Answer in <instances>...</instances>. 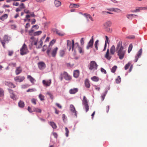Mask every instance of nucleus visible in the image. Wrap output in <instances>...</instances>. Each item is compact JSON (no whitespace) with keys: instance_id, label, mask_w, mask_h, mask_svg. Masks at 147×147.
Here are the masks:
<instances>
[{"instance_id":"24","label":"nucleus","mask_w":147,"mask_h":147,"mask_svg":"<svg viewBox=\"0 0 147 147\" xmlns=\"http://www.w3.org/2000/svg\"><path fill=\"white\" fill-rule=\"evenodd\" d=\"M72 45V43H71V41L68 40H67V48L68 49L69 51H70L71 48V46Z\"/></svg>"},{"instance_id":"32","label":"nucleus","mask_w":147,"mask_h":147,"mask_svg":"<svg viewBox=\"0 0 147 147\" xmlns=\"http://www.w3.org/2000/svg\"><path fill=\"white\" fill-rule=\"evenodd\" d=\"M8 17L7 14H5L3 15L1 17H0L1 20H4L6 19Z\"/></svg>"},{"instance_id":"10","label":"nucleus","mask_w":147,"mask_h":147,"mask_svg":"<svg viewBox=\"0 0 147 147\" xmlns=\"http://www.w3.org/2000/svg\"><path fill=\"white\" fill-rule=\"evenodd\" d=\"M39 68L40 70L43 69L46 67V65L43 62H40L38 63Z\"/></svg>"},{"instance_id":"54","label":"nucleus","mask_w":147,"mask_h":147,"mask_svg":"<svg viewBox=\"0 0 147 147\" xmlns=\"http://www.w3.org/2000/svg\"><path fill=\"white\" fill-rule=\"evenodd\" d=\"M80 42L82 45H83L84 43V39L83 38H82L80 40Z\"/></svg>"},{"instance_id":"22","label":"nucleus","mask_w":147,"mask_h":147,"mask_svg":"<svg viewBox=\"0 0 147 147\" xmlns=\"http://www.w3.org/2000/svg\"><path fill=\"white\" fill-rule=\"evenodd\" d=\"M5 85L9 86V87L13 88L16 87L15 85L13 83L11 82H5Z\"/></svg>"},{"instance_id":"19","label":"nucleus","mask_w":147,"mask_h":147,"mask_svg":"<svg viewBox=\"0 0 147 147\" xmlns=\"http://www.w3.org/2000/svg\"><path fill=\"white\" fill-rule=\"evenodd\" d=\"M22 71V69L20 67H17L15 71L16 74V75H18L20 74Z\"/></svg>"},{"instance_id":"48","label":"nucleus","mask_w":147,"mask_h":147,"mask_svg":"<svg viewBox=\"0 0 147 147\" xmlns=\"http://www.w3.org/2000/svg\"><path fill=\"white\" fill-rule=\"evenodd\" d=\"M142 49H141L138 51L137 55L139 57L142 54Z\"/></svg>"},{"instance_id":"40","label":"nucleus","mask_w":147,"mask_h":147,"mask_svg":"<svg viewBox=\"0 0 147 147\" xmlns=\"http://www.w3.org/2000/svg\"><path fill=\"white\" fill-rule=\"evenodd\" d=\"M4 96V91L1 88H0V97H2Z\"/></svg>"},{"instance_id":"26","label":"nucleus","mask_w":147,"mask_h":147,"mask_svg":"<svg viewBox=\"0 0 147 147\" xmlns=\"http://www.w3.org/2000/svg\"><path fill=\"white\" fill-rule=\"evenodd\" d=\"M79 71L78 70H76L74 71L73 75L74 77L77 78L79 76Z\"/></svg>"},{"instance_id":"7","label":"nucleus","mask_w":147,"mask_h":147,"mask_svg":"<svg viewBox=\"0 0 147 147\" xmlns=\"http://www.w3.org/2000/svg\"><path fill=\"white\" fill-rule=\"evenodd\" d=\"M94 43L93 36H92L91 39L90 40L86 47L87 49L92 48Z\"/></svg>"},{"instance_id":"21","label":"nucleus","mask_w":147,"mask_h":147,"mask_svg":"<svg viewBox=\"0 0 147 147\" xmlns=\"http://www.w3.org/2000/svg\"><path fill=\"white\" fill-rule=\"evenodd\" d=\"M78 91L77 88H73L69 90V93L71 94H75L78 92Z\"/></svg>"},{"instance_id":"12","label":"nucleus","mask_w":147,"mask_h":147,"mask_svg":"<svg viewBox=\"0 0 147 147\" xmlns=\"http://www.w3.org/2000/svg\"><path fill=\"white\" fill-rule=\"evenodd\" d=\"M63 76L66 80H69L71 79V76L65 72H64L63 74Z\"/></svg>"},{"instance_id":"6","label":"nucleus","mask_w":147,"mask_h":147,"mask_svg":"<svg viewBox=\"0 0 147 147\" xmlns=\"http://www.w3.org/2000/svg\"><path fill=\"white\" fill-rule=\"evenodd\" d=\"M9 40L8 38V36L7 35H4L3 37V40H1L0 38V41L4 48H5V43L7 42H8Z\"/></svg>"},{"instance_id":"37","label":"nucleus","mask_w":147,"mask_h":147,"mask_svg":"<svg viewBox=\"0 0 147 147\" xmlns=\"http://www.w3.org/2000/svg\"><path fill=\"white\" fill-rule=\"evenodd\" d=\"M91 80L95 82H97L98 81V78L96 76H94L91 78Z\"/></svg>"},{"instance_id":"46","label":"nucleus","mask_w":147,"mask_h":147,"mask_svg":"<svg viewBox=\"0 0 147 147\" xmlns=\"http://www.w3.org/2000/svg\"><path fill=\"white\" fill-rule=\"evenodd\" d=\"M131 65V63L130 62H129L127 64H126L125 66V70L127 69Z\"/></svg>"},{"instance_id":"28","label":"nucleus","mask_w":147,"mask_h":147,"mask_svg":"<svg viewBox=\"0 0 147 147\" xmlns=\"http://www.w3.org/2000/svg\"><path fill=\"white\" fill-rule=\"evenodd\" d=\"M49 124L53 129H55L57 128V125L54 122L50 121L49 122Z\"/></svg>"},{"instance_id":"60","label":"nucleus","mask_w":147,"mask_h":147,"mask_svg":"<svg viewBox=\"0 0 147 147\" xmlns=\"http://www.w3.org/2000/svg\"><path fill=\"white\" fill-rule=\"evenodd\" d=\"M105 37L106 38V40L105 41V43H108V44H109V42H108V40H109V39L108 37L107 36H106Z\"/></svg>"},{"instance_id":"33","label":"nucleus","mask_w":147,"mask_h":147,"mask_svg":"<svg viewBox=\"0 0 147 147\" xmlns=\"http://www.w3.org/2000/svg\"><path fill=\"white\" fill-rule=\"evenodd\" d=\"M65 51L63 50H61L59 52V55L61 57H63L65 55Z\"/></svg>"},{"instance_id":"38","label":"nucleus","mask_w":147,"mask_h":147,"mask_svg":"<svg viewBox=\"0 0 147 147\" xmlns=\"http://www.w3.org/2000/svg\"><path fill=\"white\" fill-rule=\"evenodd\" d=\"M117 68V66L115 65L111 69V71L113 73H115L116 70Z\"/></svg>"},{"instance_id":"55","label":"nucleus","mask_w":147,"mask_h":147,"mask_svg":"<svg viewBox=\"0 0 147 147\" xmlns=\"http://www.w3.org/2000/svg\"><path fill=\"white\" fill-rule=\"evenodd\" d=\"M28 111L30 113H32L34 112V108L32 110L30 108V107H28Z\"/></svg>"},{"instance_id":"56","label":"nucleus","mask_w":147,"mask_h":147,"mask_svg":"<svg viewBox=\"0 0 147 147\" xmlns=\"http://www.w3.org/2000/svg\"><path fill=\"white\" fill-rule=\"evenodd\" d=\"M23 9V8H22L21 7H19L17 8L16 9V11L17 12H18L19 11H21Z\"/></svg>"},{"instance_id":"39","label":"nucleus","mask_w":147,"mask_h":147,"mask_svg":"<svg viewBox=\"0 0 147 147\" xmlns=\"http://www.w3.org/2000/svg\"><path fill=\"white\" fill-rule=\"evenodd\" d=\"M41 109H40L38 108H34V112H36L41 113Z\"/></svg>"},{"instance_id":"42","label":"nucleus","mask_w":147,"mask_h":147,"mask_svg":"<svg viewBox=\"0 0 147 147\" xmlns=\"http://www.w3.org/2000/svg\"><path fill=\"white\" fill-rule=\"evenodd\" d=\"M133 46L132 44H130L129 48L128 50V53H129L131 51L132 49Z\"/></svg>"},{"instance_id":"50","label":"nucleus","mask_w":147,"mask_h":147,"mask_svg":"<svg viewBox=\"0 0 147 147\" xmlns=\"http://www.w3.org/2000/svg\"><path fill=\"white\" fill-rule=\"evenodd\" d=\"M36 91V90L35 89L31 88V89H28L26 91L27 92H34V91Z\"/></svg>"},{"instance_id":"8","label":"nucleus","mask_w":147,"mask_h":147,"mask_svg":"<svg viewBox=\"0 0 147 147\" xmlns=\"http://www.w3.org/2000/svg\"><path fill=\"white\" fill-rule=\"evenodd\" d=\"M8 90L10 94V96L11 98L13 100H16L17 97L14 94L13 91L10 89H8Z\"/></svg>"},{"instance_id":"41","label":"nucleus","mask_w":147,"mask_h":147,"mask_svg":"<svg viewBox=\"0 0 147 147\" xmlns=\"http://www.w3.org/2000/svg\"><path fill=\"white\" fill-rule=\"evenodd\" d=\"M42 33L41 31H38L34 33V36L39 35L40 34Z\"/></svg>"},{"instance_id":"62","label":"nucleus","mask_w":147,"mask_h":147,"mask_svg":"<svg viewBox=\"0 0 147 147\" xmlns=\"http://www.w3.org/2000/svg\"><path fill=\"white\" fill-rule=\"evenodd\" d=\"M35 0L37 2L40 3H42V2L45 1L46 0Z\"/></svg>"},{"instance_id":"5","label":"nucleus","mask_w":147,"mask_h":147,"mask_svg":"<svg viewBox=\"0 0 147 147\" xmlns=\"http://www.w3.org/2000/svg\"><path fill=\"white\" fill-rule=\"evenodd\" d=\"M28 52L26 45L24 43L20 49V53L22 55L26 54Z\"/></svg>"},{"instance_id":"51","label":"nucleus","mask_w":147,"mask_h":147,"mask_svg":"<svg viewBox=\"0 0 147 147\" xmlns=\"http://www.w3.org/2000/svg\"><path fill=\"white\" fill-rule=\"evenodd\" d=\"M37 100L34 98H32L31 100V102L32 103L36 105V104Z\"/></svg>"},{"instance_id":"61","label":"nucleus","mask_w":147,"mask_h":147,"mask_svg":"<svg viewBox=\"0 0 147 147\" xmlns=\"http://www.w3.org/2000/svg\"><path fill=\"white\" fill-rule=\"evenodd\" d=\"M101 71L102 72V73H104V74H106L107 73V72H106V71L105 70V69H103V68H101Z\"/></svg>"},{"instance_id":"44","label":"nucleus","mask_w":147,"mask_h":147,"mask_svg":"<svg viewBox=\"0 0 147 147\" xmlns=\"http://www.w3.org/2000/svg\"><path fill=\"white\" fill-rule=\"evenodd\" d=\"M111 11H115V12H120L121 10L119 9H114V8H112V9H111Z\"/></svg>"},{"instance_id":"17","label":"nucleus","mask_w":147,"mask_h":147,"mask_svg":"<svg viewBox=\"0 0 147 147\" xmlns=\"http://www.w3.org/2000/svg\"><path fill=\"white\" fill-rule=\"evenodd\" d=\"M42 83L44 85L47 86H50L51 83V80H50L47 81L45 80H43Z\"/></svg>"},{"instance_id":"59","label":"nucleus","mask_w":147,"mask_h":147,"mask_svg":"<svg viewBox=\"0 0 147 147\" xmlns=\"http://www.w3.org/2000/svg\"><path fill=\"white\" fill-rule=\"evenodd\" d=\"M10 28L12 29H14L16 28V26L15 25H11L10 26Z\"/></svg>"},{"instance_id":"36","label":"nucleus","mask_w":147,"mask_h":147,"mask_svg":"<svg viewBox=\"0 0 147 147\" xmlns=\"http://www.w3.org/2000/svg\"><path fill=\"white\" fill-rule=\"evenodd\" d=\"M38 97L41 100L43 101L44 100L45 96L42 94H40L39 95Z\"/></svg>"},{"instance_id":"34","label":"nucleus","mask_w":147,"mask_h":147,"mask_svg":"<svg viewBox=\"0 0 147 147\" xmlns=\"http://www.w3.org/2000/svg\"><path fill=\"white\" fill-rule=\"evenodd\" d=\"M107 91L106 90L105 92H104L103 94H102L101 96L102 101H103L104 100V98L105 97V96L106 94L107 93Z\"/></svg>"},{"instance_id":"49","label":"nucleus","mask_w":147,"mask_h":147,"mask_svg":"<svg viewBox=\"0 0 147 147\" xmlns=\"http://www.w3.org/2000/svg\"><path fill=\"white\" fill-rule=\"evenodd\" d=\"M9 65L11 67H15L16 66V63H11L9 64Z\"/></svg>"},{"instance_id":"27","label":"nucleus","mask_w":147,"mask_h":147,"mask_svg":"<svg viewBox=\"0 0 147 147\" xmlns=\"http://www.w3.org/2000/svg\"><path fill=\"white\" fill-rule=\"evenodd\" d=\"M54 4L56 7H58L61 5V3L57 0H55L54 1Z\"/></svg>"},{"instance_id":"1","label":"nucleus","mask_w":147,"mask_h":147,"mask_svg":"<svg viewBox=\"0 0 147 147\" xmlns=\"http://www.w3.org/2000/svg\"><path fill=\"white\" fill-rule=\"evenodd\" d=\"M116 52L120 59L124 58L125 53L126 50L122 45V42L120 41L117 43L116 48Z\"/></svg>"},{"instance_id":"23","label":"nucleus","mask_w":147,"mask_h":147,"mask_svg":"<svg viewBox=\"0 0 147 147\" xmlns=\"http://www.w3.org/2000/svg\"><path fill=\"white\" fill-rule=\"evenodd\" d=\"M55 32H56L57 34L60 36H63L65 34L63 32H61L57 29L55 30Z\"/></svg>"},{"instance_id":"52","label":"nucleus","mask_w":147,"mask_h":147,"mask_svg":"<svg viewBox=\"0 0 147 147\" xmlns=\"http://www.w3.org/2000/svg\"><path fill=\"white\" fill-rule=\"evenodd\" d=\"M74 41L73 40H72V45L71 46V48H72V51H73L74 49Z\"/></svg>"},{"instance_id":"53","label":"nucleus","mask_w":147,"mask_h":147,"mask_svg":"<svg viewBox=\"0 0 147 147\" xmlns=\"http://www.w3.org/2000/svg\"><path fill=\"white\" fill-rule=\"evenodd\" d=\"M55 42V40L54 39L52 41H51L49 43V45L50 46H52Z\"/></svg>"},{"instance_id":"35","label":"nucleus","mask_w":147,"mask_h":147,"mask_svg":"<svg viewBox=\"0 0 147 147\" xmlns=\"http://www.w3.org/2000/svg\"><path fill=\"white\" fill-rule=\"evenodd\" d=\"M98 42L99 40H97L95 41L94 43V47L96 49V50H98Z\"/></svg>"},{"instance_id":"16","label":"nucleus","mask_w":147,"mask_h":147,"mask_svg":"<svg viewBox=\"0 0 147 147\" xmlns=\"http://www.w3.org/2000/svg\"><path fill=\"white\" fill-rule=\"evenodd\" d=\"M46 37V35H44L41 38L40 40L38 42V43L39 44V45L38 47H37L38 48H41L42 46L43 41L42 40H43Z\"/></svg>"},{"instance_id":"63","label":"nucleus","mask_w":147,"mask_h":147,"mask_svg":"<svg viewBox=\"0 0 147 147\" xmlns=\"http://www.w3.org/2000/svg\"><path fill=\"white\" fill-rule=\"evenodd\" d=\"M139 57L137 55H136V56H135V59L134 60V61L135 62H136L137 61L138 59V58Z\"/></svg>"},{"instance_id":"9","label":"nucleus","mask_w":147,"mask_h":147,"mask_svg":"<svg viewBox=\"0 0 147 147\" xmlns=\"http://www.w3.org/2000/svg\"><path fill=\"white\" fill-rule=\"evenodd\" d=\"M25 79V77L24 76H18L14 78V80L16 82H21Z\"/></svg>"},{"instance_id":"64","label":"nucleus","mask_w":147,"mask_h":147,"mask_svg":"<svg viewBox=\"0 0 147 147\" xmlns=\"http://www.w3.org/2000/svg\"><path fill=\"white\" fill-rule=\"evenodd\" d=\"M30 26V25L29 23H27L25 26L26 28H28Z\"/></svg>"},{"instance_id":"15","label":"nucleus","mask_w":147,"mask_h":147,"mask_svg":"<svg viewBox=\"0 0 147 147\" xmlns=\"http://www.w3.org/2000/svg\"><path fill=\"white\" fill-rule=\"evenodd\" d=\"M105 57L108 60H110L111 59L112 56L111 55V54L109 53V49H107L106 53L105 55Z\"/></svg>"},{"instance_id":"57","label":"nucleus","mask_w":147,"mask_h":147,"mask_svg":"<svg viewBox=\"0 0 147 147\" xmlns=\"http://www.w3.org/2000/svg\"><path fill=\"white\" fill-rule=\"evenodd\" d=\"M78 48V50L80 53H83V51H82V49L80 47H79Z\"/></svg>"},{"instance_id":"31","label":"nucleus","mask_w":147,"mask_h":147,"mask_svg":"<svg viewBox=\"0 0 147 147\" xmlns=\"http://www.w3.org/2000/svg\"><path fill=\"white\" fill-rule=\"evenodd\" d=\"M85 84L86 87L87 88H89L90 87V84L89 81L86 79L85 82Z\"/></svg>"},{"instance_id":"4","label":"nucleus","mask_w":147,"mask_h":147,"mask_svg":"<svg viewBox=\"0 0 147 147\" xmlns=\"http://www.w3.org/2000/svg\"><path fill=\"white\" fill-rule=\"evenodd\" d=\"M38 39L37 38H36L34 37L33 36L31 37L30 39V41L31 42V44L32 45H34L36 46V48L37 49H40L37 47L39 46V45H37V44H38Z\"/></svg>"},{"instance_id":"18","label":"nucleus","mask_w":147,"mask_h":147,"mask_svg":"<svg viewBox=\"0 0 147 147\" xmlns=\"http://www.w3.org/2000/svg\"><path fill=\"white\" fill-rule=\"evenodd\" d=\"M116 52V49L115 46L113 45L110 49V53L112 55H113Z\"/></svg>"},{"instance_id":"25","label":"nucleus","mask_w":147,"mask_h":147,"mask_svg":"<svg viewBox=\"0 0 147 147\" xmlns=\"http://www.w3.org/2000/svg\"><path fill=\"white\" fill-rule=\"evenodd\" d=\"M27 78L29 79L30 82L33 84H34V82L35 81V79L33 78L31 76L28 75Z\"/></svg>"},{"instance_id":"47","label":"nucleus","mask_w":147,"mask_h":147,"mask_svg":"<svg viewBox=\"0 0 147 147\" xmlns=\"http://www.w3.org/2000/svg\"><path fill=\"white\" fill-rule=\"evenodd\" d=\"M65 129L66 131L65 133V135L66 137H68V134L69 133V131L68 129V128L67 127H65Z\"/></svg>"},{"instance_id":"3","label":"nucleus","mask_w":147,"mask_h":147,"mask_svg":"<svg viewBox=\"0 0 147 147\" xmlns=\"http://www.w3.org/2000/svg\"><path fill=\"white\" fill-rule=\"evenodd\" d=\"M82 104L84 105L86 112L88 111L89 109L88 101L87 99L85 96H83L82 100Z\"/></svg>"},{"instance_id":"14","label":"nucleus","mask_w":147,"mask_h":147,"mask_svg":"<svg viewBox=\"0 0 147 147\" xmlns=\"http://www.w3.org/2000/svg\"><path fill=\"white\" fill-rule=\"evenodd\" d=\"M58 48L57 47H56L53 49L51 51V54L52 56L53 57H55L57 53Z\"/></svg>"},{"instance_id":"29","label":"nucleus","mask_w":147,"mask_h":147,"mask_svg":"<svg viewBox=\"0 0 147 147\" xmlns=\"http://www.w3.org/2000/svg\"><path fill=\"white\" fill-rule=\"evenodd\" d=\"M18 106L20 107L23 108L24 106V103L23 101L20 100L18 103Z\"/></svg>"},{"instance_id":"11","label":"nucleus","mask_w":147,"mask_h":147,"mask_svg":"<svg viewBox=\"0 0 147 147\" xmlns=\"http://www.w3.org/2000/svg\"><path fill=\"white\" fill-rule=\"evenodd\" d=\"M112 24V22L110 21H108L105 22L103 25V28L105 29H107L110 27Z\"/></svg>"},{"instance_id":"13","label":"nucleus","mask_w":147,"mask_h":147,"mask_svg":"<svg viewBox=\"0 0 147 147\" xmlns=\"http://www.w3.org/2000/svg\"><path fill=\"white\" fill-rule=\"evenodd\" d=\"M70 110L71 112L73 113V114H74L76 117H77V111H76L73 105H70Z\"/></svg>"},{"instance_id":"30","label":"nucleus","mask_w":147,"mask_h":147,"mask_svg":"<svg viewBox=\"0 0 147 147\" xmlns=\"http://www.w3.org/2000/svg\"><path fill=\"white\" fill-rule=\"evenodd\" d=\"M136 16L137 15L133 14H128L126 15L127 18L129 19L132 20L134 16Z\"/></svg>"},{"instance_id":"45","label":"nucleus","mask_w":147,"mask_h":147,"mask_svg":"<svg viewBox=\"0 0 147 147\" xmlns=\"http://www.w3.org/2000/svg\"><path fill=\"white\" fill-rule=\"evenodd\" d=\"M46 94L49 96L50 98L51 99H53V95L50 92H47V93Z\"/></svg>"},{"instance_id":"2","label":"nucleus","mask_w":147,"mask_h":147,"mask_svg":"<svg viewBox=\"0 0 147 147\" xmlns=\"http://www.w3.org/2000/svg\"><path fill=\"white\" fill-rule=\"evenodd\" d=\"M98 66V65L95 61H92L90 62L88 67L91 71H94L97 69Z\"/></svg>"},{"instance_id":"58","label":"nucleus","mask_w":147,"mask_h":147,"mask_svg":"<svg viewBox=\"0 0 147 147\" xmlns=\"http://www.w3.org/2000/svg\"><path fill=\"white\" fill-rule=\"evenodd\" d=\"M8 55L9 56H11L13 53V52L12 51H8Z\"/></svg>"},{"instance_id":"43","label":"nucleus","mask_w":147,"mask_h":147,"mask_svg":"<svg viewBox=\"0 0 147 147\" xmlns=\"http://www.w3.org/2000/svg\"><path fill=\"white\" fill-rule=\"evenodd\" d=\"M116 82L117 83H119L121 81V78L120 77V76H118V77L116 79Z\"/></svg>"},{"instance_id":"20","label":"nucleus","mask_w":147,"mask_h":147,"mask_svg":"<svg viewBox=\"0 0 147 147\" xmlns=\"http://www.w3.org/2000/svg\"><path fill=\"white\" fill-rule=\"evenodd\" d=\"M83 15L84 16L86 17V18L87 19V20L88 21L89 20L88 19V18H89L91 21H93V20L90 14L88 13H85L83 14Z\"/></svg>"}]
</instances>
